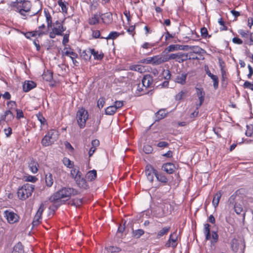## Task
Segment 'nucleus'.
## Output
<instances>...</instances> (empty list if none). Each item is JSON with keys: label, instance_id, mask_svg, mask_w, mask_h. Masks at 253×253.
<instances>
[{"label": "nucleus", "instance_id": "59", "mask_svg": "<svg viewBox=\"0 0 253 253\" xmlns=\"http://www.w3.org/2000/svg\"><path fill=\"white\" fill-rule=\"evenodd\" d=\"M186 91L181 90L180 92H179L175 95V99L177 100H181L184 97V96L186 94Z\"/></svg>", "mask_w": 253, "mask_h": 253}, {"label": "nucleus", "instance_id": "45", "mask_svg": "<svg viewBox=\"0 0 253 253\" xmlns=\"http://www.w3.org/2000/svg\"><path fill=\"white\" fill-rule=\"evenodd\" d=\"M144 234V231L143 229H139L132 231L133 237L139 238Z\"/></svg>", "mask_w": 253, "mask_h": 253}, {"label": "nucleus", "instance_id": "49", "mask_svg": "<svg viewBox=\"0 0 253 253\" xmlns=\"http://www.w3.org/2000/svg\"><path fill=\"white\" fill-rule=\"evenodd\" d=\"M42 217V216L36 214L32 222L33 226H37L40 224L41 222Z\"/></svg>", "mask_w": 253, "mask_h": 253}, {"label": "nucleus", "instance_id": "11", "mask_svg": "<svg viewBox=\"0 0 253 253\" xmlns=\"http://www.w3.org/2000/svg\"><path fill=\"white\" fill-rule=\"evenodd\" d=\"M157 170L151 165H147L145 167V175L147 179L151 183L154 181V175L156 176Z\"/></svg>", "mask_w": 253, "mask_h": 253}, {"label": "nucleus", "instance_id": "47", "mask_svg": "<svg viewBox=\"0 0 253 253\" xmlns=\"http://www.w3.org/2000/svg\"><path fill=\"white\" fill-rule=\"evenodd\" d=\"M211 238L212 239L211 241V244H214L217 242L218 240V235L216 231L212 232Z\"/></svg>", "mask_w": 253, "mask_h": 253}, {"label": "nucleus", "instance_id": "38", "mask_svg": "<svg viewBox=\"0 0 253 253\" xmlns=\"http://www.w3.org/2000/svg\"><path fill=\"white\" fill-rule=\"evenodd\" d=\"M7 106V110H10L11 112L12 111H16L17 109V104L14 101H9L6 103Z\"/></svg>", "mask_w": 253, "mask_h": 253}, {"label": "nucleus", "instance_id": "46", "mask_svg": "<svg viewBox=\"0 0 253 253\" xmlns=\"http://www.w3.org/2000/svg\"><path fill=\"white\" fill-rule=\"evenodd\" d=\"M36 117L38 121L41 123V126H44L46 124V119L43 116L42 113L39 112L36 114Z\"/></svg>", "mask_w": 253, "mask_h": 253}, {"label": "nucleus", "instance_id": "57", "mask_svg": "<svg viewBox=\"0 0 253 253\" xmlns=\"http://www.w3.org/2000/svg\"><path fill=\"white\" fill-rule=\"evenodd\" d=\"M143 151L146 154H150L153 151V147L149 145H145L143 147Z\"/></svg>", "mask_w": 253, "mask_h": 253}, {"label": "nucleus", "instance_id": "32", "mask_svg": "<svg viewBox=\"0 0 253 253\" xmlns=\"http://www.w3.org/2000/svg\"><path fill=\"white\" fill-rule=\"evenodd\" d=\"M92 48H88L82 51L81 56L85 60H89L91 57V53L90 50Z\"/></svg>", "mask_w": 253, "mask_h": 253}, {"label": "nucleus", "instance_id": "7", "mask_svg": "<svg viewBox=\"0 0 253 253\" xmlns=\"http://www.w3.org/2000/svg\"><path fill=\"white\" fill-rule=\"evenodd\" d=\"M3 216L10 224L18 223L20 219V216L11 210H6L3 211Z\"/></svg>", "mask_w": 253, "mask_h": 253}, {"label": "nucleus", "instance_id": "30", "mask_svg": "<svg viewBox=\"0 0 253 253\" xmlns=\"http://www.w3.org/2000/svg\"><path fill=\"white\" fill-rule=\"evenodd\" d=\"M53 178L51 173H48L45 176V184L48 187H50L53 184Z\"/></svg>", "mask_w": 253, "mask_h": 253}, {"label": "nucleus", "instance_id": "56", "mask_svg": "<svg viewBox=\"0 0 253 253\" xmlns=\"http://www.w3.org/2000/svg\"><path fill=\"white\" fill-rule=\"evenodd\" d=\"M238 33L242 38H249V31L248 30H240L238 31Z\"/></svg>", "mask_w": 253, "mask_h": 253}, {"label": "nucleus", "instance_id": "21", "mask_svg": "<svg viewBox=\"0 0 253 253\" xmlns=\"http://www.w3.org/2000/svg\"><path fill=\"white\" fill-rule=\"evenodd\" d=\"M35 31L37 32L36 34L39 37H42L48 33V31L44 24H42L39 26L38 29L35 30Z\"/></svg>", "mask_w": 253, "mask_h": 253}, {"label": "nucleus", "instance_id": "53", "mask_svg": "<svg viewBox=\"0 0 253 253\" xmlns=\"http://www.w3.org/2000/svg\"><path fill=\"white\" fill-rule=\"evenodd\" d=\"M155 44L154 43L145 42L143 44L141 45V47L143 49H148L154 46Z\"/></svg>", "mask_w": 253, "mask_h": 253}, {"label": "nucleus", "instance_id": "23", "mask_svg": "<svg viewBox=\"0 0 253 253\" xmlns=\"http://www.w3.org/2000/svg\"><path fill=\"white\" fill-rule=\"evenodd\" d=\"M36 86V84L31 81H28L23 85V89L24 92H28Z\"/></svg>", "mask_w": 253, "mask_h": 253}, {"label": "nucleus", "instance_id": "52", "mask_svg": "<svg viewBox=\"0 0 253 253\" xmlns=\"http://www.w3.org/2000/svg\"><path fill=\"white\" fill-rule=\"evenodd\" d=\"M107 250L111 253H119L121 251L120 248L113 246L108 247Z\"/></svg>", "mask_w": 253, "mask_h": 253}, {"label": "nucleus", "instance_id": "61", "mask_svg": "<svg viewBox=\"0 0 253 253\" xmlns=\"http://www.w3.org/2000/svg\"><path fill=\"white\" fill-rule=\"evenodd\" d=\"M135 25H131L129 26L127 29L126 31L131 35L132 36V37L134 36V35L135 34Z\"/></svg>", "mask_w": 253, "mask_h": 253}, {"label": "nucleus", "instance_id": "5", "mask_svg": "<svg viewBox=\"0 0 253 253\" xmlns=\"http://www.w3.org/2000/svg\"><path fill=\"white\" fill-rule=\"evenodd\" d=\"M58 131L54 129L48 130L41 141L42 145L47 147L51 145L58 138Z\"/></svg>", "mask_w": 253, "mask_h": 253}, {"label": "nucleus", "instance_id": "24", "mask_svg": "<svg viewBox=\"0 0 253 253\" xmlns=\"http://www.w3.org/2000/svg\"><path fill=\"white\" fill-rule=\"evenodd\" d=\"M234 209L235 212L237 214H240L243 212V202L242 200L235 202L234 205Z\"/></svg>", "mask_w": 253, "mask_h": 253}, {"label": "nucleus", "instance_id": "64", "mask_svg": "<svg viewBox=\"0 0 253 253\" xmlns=\"http://www.w3.org/2000/svg\"><path fill=\"white\" fill-rule=\"evenodd\" d=\"M245 43L249 45H253V32L251 33L250 35V40H245Z\"/></svg>", "mask_w": 253, "mask_h": 253}, {"label": "nucleus", "instance_id": "44", "mask_svg": "<svg viewBox=\"0 0 253 253\" xmlns=\"http://www.w3.org/2000/svg\"><path fill=\"white\" fill-rule=\"evenodd\" d=\"M146 92L147 91L145 89V87L142 86V84L141 85L140 84H139L136 90V93L138 95H141L146 93Z\"/></svg>", "mask_w": 253, "mask_h": 253}, {"label": "nucleus", "instance_id": "43", "mask_svg": "<svg viewBox=\"0 0 253 253\" xmlns=\"http://www.w3.org/2000/svg\"><path fill=\"white\" fill-rule=\"evenodd\" d=\"M91 31L92 32V37L93 39H104V37H101L100 31L98 30H95L93 28H91Z\"/></svg>", "mask_w": 253, "mask_h": 253}, {"label": "nucleus", "instance_id": "63", "mask_svg": "<svg viewBox=\"0 0 253 253\" xmlns=\"http://www.w3.org/2000/svg\"><path fill=\"white\" fill-rule=\"evenodd\" d=\"M115 107L116 110L121 109L124 106V101H116L113 105Z\"/></svg>", "mask_w": 253, "mask_h": 253}, {"label": "nucleus", "instance_id": "19", "mask_svg": "<svg viewBox=\"0 0 253 253\" xmlns=\"http://www.w3.org/2000/svg\"><path fill=\"white\" fill-rule=\"evenodd\" d=\"M63 55L69 56L71 59H76L78 55L71 48L65 47L62 51Z\"/></svg>", "mask_w": 253, "mask_h": 253}, {"label": "nucleus", "instance_id": "35", "mask_svg": "<svg viewBox=\"0 0 253 253\" xmlns=\"http://www.w3.org/2000/svg\"><path fill=\"white\" fill-rule=\"evenodd\" d=\"M57 3L59 6L61 7L62 12L65 14H67L68 3L67 2L63 1L62 0H58Z\"/></svg>", "mask_w": 253, "mask_h": 253}, {"label": "nucleus", "instance_id": "18", "mask_svg": "<svg viewBox=\"0 0 253 253\" xmlns=\"http://www.w3.org/2000/svg\"><path fill=\"white\" fill-rule=\"evenodd\" d=\"M43 13L47 24V28L48 29H49L52 27V17L48 9L44 8Z\"/></svg>", "mask_w": 253, "mask_h": 253}, {"label": "nucleus", "instance_id": "17", "mask_svg": "<svg viewBox=\"0 0 253 253\" xmlns=\"http://www.w3.org/2000/svg\"><path fill=\"white\" fill-rule=\"evenodd\" d=\"M162 169L167 173L169 174H172L175 171V166L172 163H167L163 165Z\"/></svg>", "mask_w": 253, "mask_h": 253}, {"label": "nucleus", "instance_id": "25", "mask_svg": "<svg viewBox=\"0 0 253 253\" xmlns=\"http://www.w3.org/2000/svg\"><path fill=\"white\" fill-rule=\"evenodd\" d=\"M170 230V226L163 227L158 232L156 235V239H159L165 235H167Z\"/></svg>", "mask_w": 253, "mask_h": 253}, {"label": "nucleus", "instance_id": "13", "mask_svg": "<svg viewBox=\"0 0 253 253\" xmlns=\"http://www.w3.org/2000/svg\"><path fill=\"white\" fill-rule=\"evenodd\" d=\"M153 79L151 75L150 74H146L144 75L142 79V86L145 87V89L148 87H150L153 84Z\"/></svg>", "mask_w": 253, "mask_h": 253}, {"label": "nucleus", "instance_id": "62", "mask_svg": "<svg viewBox=\"0 0 253 253\" xmlns=\"http://www.w3.org/2000/svg\"><path fill=\"white\" fill-rule=\"evenodd\" d=\"M16 112V118L18 120L20 119L21 118H24V115L23 112V111L21 109H17L15 111Z\"/></svg>", "mask_w": 253, "mask_h": 253}, {"label": "nucleus", "instance_id": "41", "mask_svg": "<svg viewBox=\"0 0 253 253\" xmlns=\"http://www.w3.org/2000/svg\"><path fill=\"white\" fill-rule=\"evenodd\" d=\"M117 110L114 105L107 107L105 110V113L107 115H113L117 112Z\"/></svg>", "mask_w": 253, "mask_h": 253}, {"label": "nucleus", "instance_id": "39", "mask_svg": "<svg viewBox=\"0 0 253 253\" xmlns=\"http://www.w3.org/2000/svg\"><path fill=\"white\" fill-rule=\"evenodd\" d=\"M42 76L43 79L47 82L51 81L53 78L52 73L49 70L44 71L43 72Z\"/></svg>", "mask_w": 253, "mask_h": 253}, {"label": "nucleus", "instance_id": "60", "mask_svg": "<svg viewBox=\"0 0 253 253\" xmlns=\"http://www.w3.org/2000/svg\"><path fill=\"white\" fill-rule=\"evenodd\" d=\"M243 86L245 88L250 89L253 91V82L251 83L249 81L245 82Z\"/></svg>", "mask_w": 253, "mask_h": 253}, {"label": "nucleus", "instance_id": "14", "mask_svg": "<svg viewBox=\"0 0 253 253\" xmlns=\"http://www.w3.org/2000/svg\"><path fill=\"white\" fill-rule=\"evenodd\" d=\"M168 61V55H157L153 56V65H159Z\"/></svg>", "mask_w": 253, "mask_h": 253}, {"label": "nucleus", "instance_id": "12", "mask_svg": "<svg viewBox=\"0 0 253 253\" xmlns=\"http://www.w3.org/2000/svg\"><path fill=\"white\" fill-rule=\"evenodd\" d=\"M196 95L199 100V102L196 104L197 108H200L205 100V92L203 88L196 87Z\"/></svg>", "mask_w": 253, "mask_h": 253}, {"label": "nucleus", "instance_id": "6", "mask_svg": "<svg viewBox=\"0 0 253 253\" xmlns=\"http://www.w3.org/2000/svg\"><path fill=\"white\" fill-rule=\"evenodd\" d=\"M70 175L76 181L78 185L81 188H85L87 186L85 179L82 177V173L79 169L73 168L71 169Z\"/></svg>", "mask_w": 253, "mask_h": 253}, {"label": "nucleus", "instance_id": "54", "mask_svg": "<svg viewBox=\"0 0 253 253\" xmlns=\"http://www.w3.org/2000/svg\"><path fill=\"white\" fill-rule=\"evenodd\" d=\"M24 179H24L25 181L32 182H35L38 180V178L36 176H32L31 175L25 176Z\"/></svg>", "mask_w": 253, "mask_h": 253}, {"label": "nucleus", "instance_id": "29", "mask_svg": "<svg viewBox=\"0 0 253 253\" xmlns=\"http://www.w3.org/2000/svg\"><path fill=\"white\" fill-rule=\"evenodd\" d=\"M121 35V33L117 32V31H111L108 34L107 37L104 38L105 39L107 40H115L117 39Z\"/></svg>", "mask_w": 253, "mask_h": 253}, {"label": "nucleus", "instance_id": "3", "mask_svg": "<svg viewBox=\"0 0 253 253\" xmlns=\"http://www.w3.org/2000/svg\"><path fill=\"white\" fill-rule=\"evenodd\" d=\"M35 186L29 183L23 184L19 187L17 190V196L20 200H25L31 196L34 190Z\"/></svg>", "mask_w": 253, "mask_h": 253}, {"label": "nucleus", "instance_id": "26", "mask_svg": "<svg viewBox=\"0 0 253 253\" xmlns=\"http://www.w3.org/2000/svg\"><path fill=\"white\" fill-rule=\"evenodd\" d=\"M91 55L93 56L94 59L97 60H101L104 58V53L100 51L99 52L98 51H96L94 48H92L91 50Z\"/></svg>", "mask_w": 253, "mask_h": 253}, {"label": "nucleus", "instance_id": "36", "mask_svg": "<svg viewBox=\"0 0 253 253\" xmlns=\"http://www.w3.org/2000/svg\"><path fill=\"white\" fill-rule=\"evenodd\" d=\"M167 113L165 109H160L156 113V118L157 121L161 120L167 116Z\"/></svg>", "mask_w": 253, "mask_h": 253}, {"label": "nucleus", "instance_id": "15", "mask_svg": "<svg viewBox=\"0 0 253 253\" xmlns=\"http://www.w3.org/2000/svg\"><path fill=\"white\" fill-rule=\"evenodd\" d=\"M14 118V115L12 112L10 110H6L3 115L0 117V121H3L8 123L13 121Z\"/></svg>", "mask_w": 253, "mask_h": 253}, {"label": "nucleus", "instance_id": "16", "mask_svg": "<svg viewBox=\"0 0 253 253\" xmlns=\"http://www.w3.org/2000/svg\"><path fill=\"white\" fill-rule=\"evenodd\" d=\"M102 22L107 25L111 24L113 22V16L111 12H106L100 15Z\"/></svg>", "mask_w": 253, "mask_h": 253}, {"label": "nucleus", "instance_id": "40", "mask_svg": "<svg viewBox=\"0 0 253 253\" xmlns=\"http://www.w3.org/2000/svg\"><path fill=\"white\" fill-rule=\"evenodd\" d=\"M86 178L90 181L94 180L97 176L96 170L93 169L89 170L86 174Z\"/></svg>", "mask_w": 253, "mask_h": 253}, {"label": "nucleus", "instance_id": "34", "mask_svg": "<svg viewBox=\"0 0 253 253\" xmlns=\"http://www.w3.org/2000/svg\"><path fill=\"white\" fill-rule=\"evenodd\" d=\"M23 246L21 242L17 243L14 247L12 253H24Z\"/></svg>", "mask_w": 253, "mask_h": 253}, {"label": "nucleus", "instance_id": "42", "mask_svg": "<svg viewBox=\"0 0 253 253\" xmlns=\"http://www.w3.org/2000/svg\"><path fill=\"white\" fill-rule=\"evenodd\" d=\"M62 162L63 164L68 168L71 169L74 167V162L67 157H64L62 160Z\"/></svg>", "mask_w": 253, "mask_h": 253}, {"label": "nucleus", "instance_id": "51", "mask_svg": "<svg viewBox=\"0 0 253 253\" xmlns=\"http://www.w3.org/2000/svg\"><path fill=\"white\" fill-rule=\"evenodd\" d=\"M162 75L166 80H169L171 77V73L169 70L164 69L162 72Z\"/></svg>", "mask_w": 253, "mask_h": 253}, {"label": "nucleus", "instance_id": "9", "mask_svg": "<svg viewBox=\"0 0 253 253\" xmlns=\"http://www.w3.org/2000/svg\"><path fill=\"white\" fill-rule=\"evenodd\" d=\"M168 61L171 60H175L176 62L182 63L188 60L187 53L178 52L175 53H171L168 55Z\"/></svg>", "mask_w": 253, "mask_h": 253}, {"label": "nucleus", "instance_id": "58", "mask_svg": "<svg viewBox=\"0 0 253 253\" xmlns=\"http://www.w3.org/2000/svg\"><path fill=\"white\" fill-rule=\"evenodd\" d=\"M68 33L66 34H63V38L62 40V44L64 45H65L69 41V35L70 32L68 31Z\"/></svg>", "mask_w": 253, "mask_h": 253}, {"label": "nucleus", "instance_id": "28", "mask_svg": "<svg viewBox=\"0 0 253 253\" xmlns=\"http://www.w3.org/2000/svg\"><path fill=\"white\" fill-rule=\"evenodd\" d=\"M204 233L206 240H209L211 239V225L209 224L206 223L204 224Z\"/></svg>", "mask_w": 253, "mask_h": 253}, {"label": "nucleus", "instance_id": "10", "mask_svg": "<svg viewBox=\"0 0 253 253\" xmlns=\"http://www.w3.org/2000/svg\"><path fill=\"white\" fill-rule=\"evenodd\" d=\"M178 237L177 234V230H176L172 233H171L169 235V239L165 244L166 247H171L173 249L176 248L178 245Z\"/></svg>", "mask_w": 253, "mask_h": 253}, {"label": "nucleus", "instance_id": "2", "mask_svg": "<svg viewBox=\"0 0 253 253\" xmlns=\"http://www.w3.org/2000/svg\"><path fill=\"white\" fill-rule=\"evenodd\" d=\"M32 4L30 1L27 0L19 3V6L17 7V12L21 16L23 19H27L38 14V13L42 10L40 8L36 12H31Z\"/></svg>", "mask_w": 253, "mask_h": 253}, {"label": "nucleus", "instance_id": "20", "mask_svg": "<svg viewBox=\"0 0 253 253\" xmlns=\"http://www.w3.org/2000/svg\"><path fill=\"white\" fill-rule=\"evenodd\" d=\"M100 18V15L97 13L92 14L88 18L87 22L90 25H96L99 23Z\"/></svg>", "mask_w": 253, "mask_h": 253}, {"label": "nucleus", "instance_id": "55", "mask_svg": "<svg viewBox=\"0 0 253 253\" xmlns=\"http://www.w3.org/2000/svg\"><path fill=\"white\" fill-rule=\"evenodd\" d=\"M140 62L147 64L153 65V57H149L140 60Z\"/></svg>", "mask_w": 253, "mask_h": 253}, {"label": "nucleus", "instance_id": "4", "mask_svg": "<svg viewBox=\"0 0 253 253\" xmlns=\"http://www.w3.org/2000/svg\"><path fill=\"white\" fill-rule=\"evenodd\" d=\"M51 31L49 32L50 39H54L56 36H62L63 33L66 30L64 26V21L56 20L52 25Z\"/></svg>", "mask_w": 253, "mask_h": 253}, {"label": "nucleus", "instance_id": "37", "mask_svg": "<svg viewBox=\"0 0 253 253\" xmlns=\"http://www.w3.org/2000/svg\"><path fill=\"white\" fill-rule=\"evenodd\" d=\"M156 177L157 179L164 184H166L168 182V178L164 174L159 173L158 171L157 172L156 174Z\"/></svg>", "mask_w": 253, "mask_h": 253}, {"label": "nucleus", "instance_id": "1", "mask_svg": "<svg viewBox=\"0 0 253 253\" xmlns=\"http://www.w3.org/2000/svg\"><path fill=\"white\" fill-rule=\"evenodd\" d=\"M78 191L74 188L69 187H63L52 195L49 200L50 202L57 203L61 201L62 199L67 200L71 196L76 195Z\"/></svg>", "mask_w": 253, "mask_h": 253}, {"label": "nucleus", "instance_id": "48", "mask_svg": "<svg viewBox=\"0 0 253 253\" xmlns=\"http://www.w3.org/2000/svg\"><path fill=\"white\" fill-rule=\"evenodd\" d=\"M211 79L213 81V87L215 89H216L218 87V78L216 75H213L211 77Z\"/></svg>", "mask_w": 253, "mask_h": 253}, {"label": "nucleus", "instance_id": "8", "mask_svg": "<svg viewBox=\"0 0 253 253\" xmlns=\"http://www.w3.org/2000/svg\"><path fill=\"white\" fill-rule=\"evenodd\" d=\"M88 117V113L84 109L82 108L77 112V123L81 128H83L85 127Z\"/></svg>", "mask_w": 253, "mask_h": 253}, {"label": "nucleus", "instance_id": "27", "mask_svg": "<svg viewBox=\"0 0 253 253\" xmlns=\"http://www.w3.org/2000/svg\"><path fill=\"white\" fill-rule=\"evenodd\" d=\"M187 74L185 73H183L180 75L177 76L175 78V82L182 85L185 84L186 80L187 78Z\"/></svg>", "mask_w": 253, "mask_h": 253}, {"label": "nucleus", "instance_id": "33", "mask_svg": "<svg viewBox=\"0 0 253 253\" xmlns=\"http://www.w3.org/2000/svg\"><path fill=\"white\" fill-rule=\"evenodd\" d=\"M181 46L179 44H171L165 48V51L167 52V53H169L180 50L181 49V48H180Z\"/></svg>", "mask_w": 253, "mask_h": 253}, {"label": "nucleus", "instance_id": "31", "mask_svg": "<svg viewBox=\"0 0 253 253\" xmlns=\"http://www.w3.org/2000/svg\"><path fill=\"white\" fill-rule=\"evenodd\" d=\"M221 196H222V193H221V191L217 192L214 195L213 199H212V203L215 208H216L218 206L219 202L221 198Z\"/></svg>", "mask_w": 253, "mask_h": 253}, {"label": "nucleus", "instance_id": "22", "mask_svg": "<svg viewBox=\"0 0 253 253\" xmlns=\"http://www.w3.org/2000/svg\"><path fill=\"white\" fill-rule=\"evenodd\" d=\"M28 166L32 173H36L38 171L39 164L33 159L30 161Z\"/></svg>", "mask_w": 253, "mask_h": 253}, {"label": "nucleus", "instance_id": "50", "mask_svg": "<svg viewBox=\"0 0 253 253\" xmlns=\"http://www.w3.org/2000/svg\"><path fill=\"white\" fill-rule=\"evenodd\" d=\"M201 34L203 38L204 39L210 38L211 37V35H209L208 30L206 27L201 29Z\"/></svg>", "mask_w": 253, "mask_h": 253}]
</instances>
